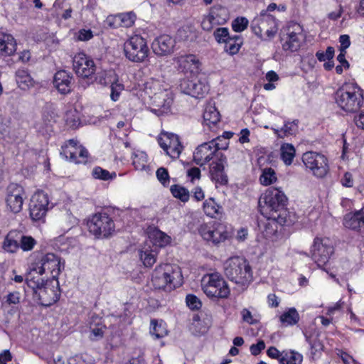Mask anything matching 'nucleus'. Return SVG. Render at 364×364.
Wrapping results in <instances>:
<instances>
[{
    "label": "nucleus",
    "mask_w": 364,
    "mask_h": 364,
    "mask_svg": "<svg viewBox=\"0 0 364 364\" xmlns=\"http://www.w3.org/2000/svg\"><path fill=\"white\" fill-rule=\"evenodd\" d=\"M144 93L149 100L151 111L160 116L171 111L172 92L164 81L150 79L144 84Z\"/></svg>",
    "instance_id": "f257e3e1"
},
{
    "label": "nucleus",
    "mask_w": 364,
    "mask_h": 364,
    "mask_svg": "<svg viewBox=\"0 0 364 364\" xmlns=\"http://www.w3.org/2000/svg\"><path fill=\"white\" fill-rule=\"evenodd\" d=\"M287 202V198L281 190L269 188L259 200V211L267 218L277 220L281 225H288Z\"/></svg>",
    "instance_id": "f03ea898"
},
{
    "label": "nucleus",
    "mask_w": 364,
    "mask_h": 364,
    "mask_svg": "<svg viewBox=\"0 0 364 364\" xmlns=\"http://www.w3.org/2000/svg\"><path fill=\"white\" fill-rule=\"evenodd\" d=\"M224 273L242 290L246 289L253 279L252 268L245 258L232 257L223 264Z\"/></svg>",
    "instance_id": "7ed1b4c3"
},
{
    "label": "nucleus",
    "mask_w": 364,
    "mask_h": 364,
    "mask_svg": "<svg viewBox=\"0 0 364 364\" xmlns=\"http://www.w3.org/2000/svg\"><path fill=\"white\" fill-rule=\"evenodd\" d=\"M338 106L347 112H355L364 103V92L356 84L348 83L339 88L335 95Z\"/></svg>",
    "instance_id": "20e7f679"
},
{
    "label": "nucleus",
    "mask_w": 364,
    "mask_h": 364,
    "mask_svg": "<svg viewBox=\"0 0 364 364\" xmlns=\"http://www.w3.org/2000/svg\"><path fill=\"white\" fill-rule=\"evenodd\" d=\"M151 282L156 289L171 291L181 285L180 268L177 265L171 264H159L153 272Z\"/></svg>",
    "instance_id": "39448f33"
},
{
    "label": "nucleus",
    "mask_w": 364,
    "mask_h": 364,
    "mask_svg": "<svg viewBox=\"0 0 364 364\" xmlns=\"http://www.w3.org/2000/svg\"><path fill=\"white\" fill-rule=\"evenodd\" d=\"M204 293L208 297L225 299L230 294V289L224 278L218 273L205 275L201 281Z\"/></svg>",
    "instance_id": "423d86ee"
},
{
    "label": "nucleus",
    "mask_w": 364,
    "mask_h": 364,
    "mask_svg": "<svg viewBox=\"0 0 364 364\" xmlns=\"http://www.w3.org/2000/svg\"><path fill=\"white\" fill-rule=\"evenodd\" d=\"M251 27L254 33L264 41L272 38L278 30L275 18L266 11H262L252 20Z\"/></svg>",
    "instance_id": "0eeeda50"
},
{
    "label": "nucleus",
    "mask_w": 364,
    "mask_h": 364,
    "mask_svg": "<svg viewBox=\"0 0 364 364\" xmlns=\"http://www.w3.org/2000/svg\"><path fill=\"white\" fill-rule=\"evenodd\" d=\"M304 38L303 27L297 23L291 22L281 36L282 48L286 51H296L300 48Z\"/></svg>",
    "instance_id": "6e6552de"
},
{
    "label": "nucleus",
    "mask_w": 364,
    "mask_h": 364,
    "mask_svg": "<svg viewBox=\"0 0 364 364\" xmlns=\"http://www.w3.org/2000/svg\"><path fill=\"white\" fill-rule=\"evenodd\" d=\"M90 232L97 238L110 236L114 231V224L111 218L105 213L95 214L87 222Z\"/></svg>",
    "instance_id": "1a4fd4ad"
},
{
    "label": "nucleus",
    "mask_w": 364,
    "mask_h": 364,
    "mask_svg": "<svg viewBox=\"0 0 364 364\" xmlns=\"http://www.w3.org/2000/svg\"><path fill=\"white\" fill-rule=\"evenodd\" d=\"M334 248L332 242L328 237H316L311 248V257L319 267L326 264L331 255Z\"/></svg>",
    "instance_id": "9d476101"
},
{
    "label": "nucleus",
    "mask_w": 364,
    "mask_h": 364,
    "mask_svg": "<svg viewBox=\"0 0 364 364\" xmlns=\"http://www.w3.org/2000/svg\"><path fill=\"white\" fill-rule=\"evenodd\" d=\"M302 161L316 177L323 178L328 173V161L321 154L314 151L306 152L302 156Z\"/></svg>",
    "instance_id": "9b49d317"
},
{
    "label": "nucleus",
    "mask_w": 364,
    "mask_h": 364,
    "mask_svg": "<svg viewBox=\"0 0 364 364\" xmlns=\"http://www.w3.org/2000/svg\"><path fill=\"white\" fill-rule=\"evenodd\" d=\"M126 57L133 62H143L149 53L144 38L139 36L131 37L124 44Z\"/></svg>",
    "instance_id": "f8f14e48"
},
{
    "label": "nucleus",
    "mask_w": 364,
    "mask_h": 364,
    "mask_svg": "<svg viewBox=\"0 0 364 364\" xmlns=\"http://www.w3.org/2000/svg\"><path fill=\"white\" fill-rule=\"evenodd\" d=\"M23 201L24 191L23 187L17 183H10L5 192L6 208L13 213H18L22 210Z\"/></svg>",
    "instance_id": "ddd939ff"
},
{
    "label": "nucleus",
    "mask_w": 364,
    "mask_h": 364,
    "mask_svg": "<svg viewBox=\"0 0 364 364\" xmlns=\"http://www.w3.org/2000/svg\"><path fill=\"white\" fill-rule=\"evenodd\" d=\"M39 266L36 267L38 272L50 276L56 280L59 276L64 264L61 263L60 258L53 253H48L43 255L40 262Z\"/></svg>",
    "instance_id": "4468645a"
},
{
    "label": "nucleus",
    "mask_w": 364,
    "mask_h": 364,
    "mask_svg": "<svg viewBox=\"0 0 364 364\" xmlns=\"http://www.w3.org/2000/svg\"><path fill=\"white\" fill-rule=\"evenodd\" d=\"M158 143L166 154L173 159L179 158L183 149L179 137L173 133L161 132L158 136Z\"/></svg>",
    "instance_id": "2eb2a0df"
},
{
    "label": "nucleus",
    "mask_w": 364,
    "mask_h": 364,
    "mask_svg": "<svg viewBox=\"0 0 364 364\" xmlns=\"http://www.w3.org/2000/svg\"><path fill=\"white\" fill-rule=\"evenodd\" d=\"M220 138L218 137L215 140L209 143H203L198 146L193 153V160L199 166H203L210 161L218 149H225L227 144L221 146L217 141Z\"/></svg>",
    "instance_id": "dca6fc26"
},
{
    "label": "nucleus",
    "mask_w": 364,
    "mask_h": 364,
    "mask_svg": "<svg viewBox=\"0 0 364 364\" xmlns=\"http://www.w3.org/2000/svg\"><path fill=\"white\" fill-rule=\"evenodd\" d=\"M48 196L43 191L36 192L30 202V216L33 220L37 221L43 218L48 210Z\"/></svg>",
    "instance_id": "f3484780"
},
{
    "label": "nucleus",
    "mask_w": 364,
    "mask_h": 364,
    "mask_svg": "<svg viewBox=\"0 0 364 364\" xmlns=\"http://www.w3.org/2000/svg\"><path fill=\"white\" fill-rule=\"evenodd\" d=\"M73 65L76 75L82 78H90L96 71L93 60L82 53L74 56Z\"/></svg>",
    "instance_id": "a211bd4d"
},
{
    "label": "nucleus",
    "mask_w": 364,
    "mask_h": 364,
    "mask_svg": "<svg viewBox=\"0 0 364 364\" xmlns=\"http://www.w3.org/2000/svg\"><path fill=\"white\" fill-rule=\"evenodd\" d=\"M179 72L187 77L196 76L201 67L198 58L193 54L182 55L175 58Z\"/></svg>",
    "instance_id": "6ab92c4d"
},
{
    "label": "nucleus",
    "mask_w": 364,
    "mask_h": 364,
    "mask_svg": "<svg viewBox=\"0 0 364 364\" xmlns=\"http://www.w3.org/2000/svg\"><path fill=\"white\" fill-rule=\"evenodd\" d=\"M181 90L193 97H203L208 91V87L199 80L196 76L184 77L179 85Z\"/></svg>",
    "instance_id": "aec40b11"
},
{
    "label": "nucleus",
    "mask_w": 364,
    "mask_h": 364,
    "mask_svg": "<svg viewBox=\"0 0 364 364\" xmlns=\"http://www.w3.org/2000/svg\"><path fill=\"white\" fill-rule=\"evenodd\" d=\"M61 154L76 164L85 163L88 157L87 151L82 146H78L73 139L68 141L62 146Z\"/></svg>",
    "instance_id": "412c9836"
},
{
    "label": "nucleus",
    "mask_w": 364,
    "mask_h": 364,
    "mask_svg": "<svg viewBox=\"0 0 364 364\" xmlns=\"http://www.w3.org/2000/svg\"><path fill=\"white\" fill-rule=\"evenodd\" d=\"M36 294L38 296L41 304L43 306H49L55 303L60 296L58 281H47L46 285L39 289Z\"/></svg>",
    "instance_id": "4be33fe9"
},
{
    "label": "nucleus",
    "mask_w": 364,
    "mask_h": 364,
    "mask_svg": "<svg viewBox=\"0 0 364 364\" xmlns=\"http://www.w3.org/2000/svg\"><path fill=\"white\" fill-rule=\"evenodd\" d=\"M176 46L175 39L168 35H161L154 40L151 44L153 52L159 56L171 54Z\"/></svg>",
    "instance_id": "5701e85b"
},
{
    "label": "nucleus",
    "mask_w": 364,
    "mask_h": 364,
    "mask_svg": "<svg viewBox=\"0 0 364 364\" xmlns=\"http://www.w3.org/2000/svg\"><path fill=\"white\" fill-rule=\"evenodd\" d=\"M345 228L356 232L364 230V206L359 210L347 213L343 220Z\"/></svg>",
    "instance_id": "b1692460"
},
{
    "label": "nucleus",
    "mask_w": 364,
    "mask_h": 364,
    "mask_svg": "<svg viewBox=\"0 0 364 364\" xmlns=\"http://www.w3.org/2000/svg\"><path fill=\"white\" fill-rule=\"evenodd\" d=\"M53 84L61 94H68L71 91L73 76L65 70H59L54 75Z\"/></svg>",
    "instance_id": "393cba45"
},
{
    "label": "nucleus",
    "mask_w": 364,
    "mask_h": 364,
    "mask_svg": "<svg viewBox=\"0 0 364 364\" xmlns=\"http://www.w3.org/2000/svg\"><path fill=\"white\" fill-rule=\"evenodd\" d=\"M17 43L11 34L0 31V55L12 56L16 51Z\"/></svg>",
    "instance_id": "a878e982"
},
{
    "label": "nucleus",
    "mask_w": 364,
    "mask_h": 364,
    "mask_svg": "<svg viewBox=\"0 0 364 364\" xmlns=\"http://www.w3.org/2000/svg\"><path fill=\"white\" fill-rule=\"evenodd\" d=\"M20 231L12 230L5 236L1 245L2 250L9 254H16L20 250Z\"/></svg>",
    "instance_id": "bb28decb"
},
{
    "label": "nucleus",
    "mask_w": 364,
    "mask_h": 364,
    "mask_svg": "<svg viewBox=\"0 0 364 364\" xmlns=\"http://www.w3.org/2000/svg\"><path fill=\"white\" fill-rule=\"evenodd\" d=\"M43 274L38 272V269L36 267L31 269L27 274L26 282L28 287L33 289L34 294H36L39 289L46 285L45 280L41 277Z\"/></svg>",
    "instance_id": "cd10ccee"
},
{
    "label": "nucleus",
    "mask_w": 364,
    "mask_h": 364,
    "mask_svg": "<svg viewBox=\"0 0 364 364\" xmlns=\"http://www.w3.org/2000/svg\"><path fill=\"white\" fill-rule=\"evenodd\" d=\"M210 173L213 181L219 184H225L228 177L224 173V164L222 159L214 161L210 165Z\"/></svg>",
    "instance_id": "c85d7f7f"
},
{
    "label": "nucleus",
    "mask_w": 364,
    "mask_h": 364,
    "mask_svg": "<svg viewBox=\"0 0 364 364\" xmlns=\"http://www.w3.org/2000/svg\"><path fill=\"white\" fill-rule=\"evenodd\" d=\"M203 208L205 214L213 218H220L223 214V208L215 202L213 198L205 200Z\"/></svg>",
    "instance_id": "c756f323"
},
{
    "label": "nucleus",
    "mask_w": 364,
    "mask_h": 364,
    "mask_svg": "<svg viewBox=\"0 0 364 364\" xmlns=\"http://www.w3.org/2000/svg\"><path fill=\"white\" fill-rule=\"evenodd\" d=\"M149 238L154 245L159 247H164L171 242L169 235L156 228L149 232Z\"/></svg>",
    "instance_id": "7c9ffc66"
},
{
    "label": "nucleus",
    "mask_w": 364,
    "mask_h": 364,
    "mask_svg": "<svg viewBox=\"0 0 364 364\" xmlns=\"http://www.w3.org/2000/svg\"><path fill=\"white\" fill-rule=\"evenodd\" d=\"M220 114L217 108L212 105H208L203 112V120L205 124L211 127L220 122Z\"/></svg>",
    "instance_id": "2f4dec72"
},
{
    "label": "nucleus",
    "mask_w": 364,
    "mask_h": 364,
    "mask_svg": "<svg viewBox=\"0 0 364 364\" xmlns=\"http://www.w3.org/2000/svg\"><path fill=\"white\" fill-rule=\"evenodd\" d=\"M106 329L105 325L102 323L100 319L96 318H92L90 323V338L91 340L97 341L101 339Z\"/></svg>",
    "instance_id": "473e14b6"
},
{
    "label": "nucleus",
    "mask_w": 364,
    "mask_h": 364,
    "mask_svg": "<svg viewBox=\"0 0 364 364\" xmlns=\"http://www.w3.org/2000/svg\"><path fill=\"white\" fill-rule=\"evenodd\" d=\"M209 12L219 26L225 24L230 18L227 9L221 6L212 7Z\"/></svg>",
    "instance_id": "72a5a7b5"
},
{
    "label": "nucleus",
    "mask_w": 364,
    "mask_h": 364,
    "mask_svg": "<svg viewBox=\"0 0 364 364\" xmlns=\"http://www.w3.org/2000/svg\"><path fill=\"white\" fill-rule=\"evenodd\" d=\"M303 356L295 350H284L279 364H301Z\"/></svg>",
    "instance_id": "f704fd0d"
},
{
    "label": "nucleus",
    "mask_w": 364,
    "mask_h": 364,
    "mask_svg": "<svg viewBox=\"0 0 364 364\" xmlns=\"http://www.w3.org/2000/svg\"><path fill=\"white\" fill-rule=\"evenodd\" d=\"M278 224L280 225L277 220L267 218V221L263 224V229L262 230L264 237L268 240H273L277 232Z\"/></svg>",
    "instance_id": "c9c22d12"
},
{
    "label": "nucleus",
    "mask_w": 364,
    "mask_h": 364,
    "mask_svg": "<svg viewBox=\"0 0 364 364\" xmlns=\"http://www.w3.org/2000/svg\"><path fill=\"white\" fill-rule=\"evenodd\" d=\"M176 38L180 41H193L197 38V33L193 27L186 26L178 30Z\"/></svg>",
    "instance_id": "e433bc0d"
},
{
    "label": "nucleus",
    "mask_w": 364,
    "mask_h": 364,
    "mask_svg": "<svg viewBox=\"0 0 364 364\" xmlns=\"http://www.w3.org/2000/svg\"><path fill=\"white\" fill-rule=\"evenodd\" d=\"M281 158L286 165L291 164L295 156L296 150L291 144L285 143L280 148Z\"/></svg>",
    "instance_id": "4c0bfd02"
},
{
    "label": "nucleus",
    "mask_w": 364,
    "mask_h": 364,
    "mask_svg": "<svg viewBox=\"0 0 364 364\" xmlns=\"http://www.w3.org/2000/svg\"><path fill=\"white\" fill-rule=\"evenodd\" d=\"M118 75L113 70H102L98 73L97 76L98 82L103 85H112L113 82L118 81Z\"/></svg>",
    "instance_id": "58836bf2"
},
{
    "label": "nucleus",
    "mask_w": 364,
    "mask_h": 364,
    "mask_svg": "<svg viewBox=\"0 0 364 364\" xmlns=\"http://www.w3.org/2000/svg\"><path fill=\"white\" fill-rule=\"evenodd\" d=\"M274 134L280 138L294 135L297 132L298 124L294 121L285 123L281 129H273Z\"/></svg>",
    "instance_id": "ea45409f"
},
{
    "label": "nucleus",
    "mask_w": 364,
    "mask_h": 364,
    "mask_svg": "<svg viewBox=\"0 0 364 364\" xmlns=\"http://www.w3.org/2000/svg\"><path fill=\"white\" fill-rule=\"evenodd\" d=\"M16 81L22 90L29 89L34 86L35 82L31 75L25 70H19L16 74Z\"/></svg>",
    "instance_id": "a19ab883"
},
{
    "label": "nucleus",
    "mask_w": 364,
    "mask_h": 364,
    "mask_svg": "<svg viewBox=\"0 0 364 364\" xmlns=\"http://www.w3.org/2000/svg\"><path fill=\"white\" fill-rule=\"evenodd\" d=\"M150 333L155 338L159 339L165 337L168 334V331L163 321L159 322L154 319L151 321Z\"/></svg>",
    "instance_id": "79ce46f5"
},
{
    "label": "nucleus",
    "mask_w": 364,
    "mask_h": 364,
    "mask_svg": "<svg viewBox=\"0 0 364 364\" xmlns=\"http://www.w3.org/2000/svg\"><path fill=\"white\" fill-rule=\"evenodd\" d=\"M170 191L173 196L183 203H186L190 198L189 191L181 185L175 184L171 186Z\"/></svg>",
    "instance_id": "37998d69"
},
{
    "label": "nucleus",
    "mask_w": 364,
    "mask_h": 364,
    "mask_svg": "<svg viewBox=\"0 0 364 364\" xmlns=\"http://www.w3.org/2000/svg\"><path fill=\"white\" fill-rule=\"evenodd\" d=\"M228 237V232L225 225L220 223L215 224L211 242L218 244L225 241Z\"/></svg>",
    "instance_id": "c03bdc74"
},
{
    "label": "nucleus",
    "mask_w": 364,
    "mask_h": 364,
    "mask_svg": "<svg viewBox=\"0 0 364 364\" xmlns=\"http://www.w3.org/2000/svg\"><path fill=\"white\" fill-rule=\"evenodd\" d=\"M242 44L241 38L238 36H235L225 43L224 49L230 55H235L239 52Z\"/></svg>",
    "instance_id": "a18cd8bd"
},
{
    "label": "nucleus",
    "mask_w": 364,
    "mask_h": 364,
    "mask_svg": "<svg viewBox=\"0 0 364 364\" xmlns=\"http://www.w3.org/2000/svg\"><path fill=\"white\" fill-rule=\"evenodd\" d=\"M299 319V314L294 308L289 309L280 316V321L285 326L294 325Z\"/></svg>",
    "instance_id": "49530a36"
},
{
    "label": "nucleus",
    "mask_w": 364,
    "mask_h": 364,
    "mask_svg": "<svg viewBox=\"0 0 364 364\" xmlns=\"http://www.w3.org/2000/svg\"><path fill=\"white\" fill-rule=\"evenodd\" d=\"M139 257L145 267H152L156 262V253L148 248L140 250Z\"/></svg>",
    "instance_id": "de8ad7c7"
},
{
    "label": "nucleus",
    "mask_w": 364,
    "mask_h": 364,
    "mask_svg": "<svg viewBox=\"0 0 364 364\" xmlns=\"http://www.w3.org/2000/svg\"><path fill=\"white\" fill-rule=\"evenodd\" d=\"M277 181L275 171L272 168H266L262 170L259 177V181L263 186H269Z\"/></svg>",
    "instance_id": "09e8293b"
},
{
    "label": "nucleus",
    "mask_w": 364,
    "mask_h": 364,
    "mask_svg": "<svg viewBox=\"0 0 364 364\" xmlns=\"http://www.w3.org/2000/svg\"><path fill=\"white\" fill-rule=\"evenodd\" d=\"M36 240L33 237L30 235H24L20 232V249L23 252L31 251L36 246Z\"/></svg>",
    "instance_id": "8fccbe9b"
},
{
    "label": "nucleus",
    "mask_w": 364,
    "mask_h": 364,
    "mask_svg": "<svg viewBox=\"0 0 364 364\" xmlns=\"http://www.w3.org/2000/svg\"><path fill=\"white\" fill-rule=\"evenodd\" d=\"M92 176L95 178L101 180H109L116 177L115 172L109 173L101 167H95L92 171Z\"/></svg>",
    "instance_id": "3c124183"
},
{
    "label": "nucleus",
    "mask_w": 364,
    "mask_h": 364,
    "mask_svg": "<svg viewBox=\"0 0 364 364\" xmlns=\"http://www.w3.org/2000/svg\"><path fill=\"white\" fill-rule=\"evenodd\" d=\"M119 24L122 27H131L136 20V15L133 12L119 14Z\"/></svg>",
    "instance_id": "603ef678"
},
{
    "label": "nucleus",
    "mask_w": 364,
    "mask_h": 364,
    "mask_svg": "<svg viewBox=\"0 0 364 364\" xmlns=\"http://www.w3.org/2000/svg\"><path fill=\"white\" fill-rule=\"evenodd\" d=\"M214 225L204 223L200 225L198 232L201 237L208 242H211L213 239V232L214 230Z\"/></svg>",
    "instance_id": "864d4df0"
},
{
    "label": "nucleus",
    "mask_w": 364,
    "mask_h": 364,
    "mask_svg": "<svg viewBox=\"0 0 364 364\" xmlns=\"http://www.w3.org/2000/svg\"><path fill=\"white\" fill-rule=\"evenodd\" d=\"M213 36L218 43H225L230 38L227 28H218L213 33Z\"/></svg>",
    "instance_id": "5fc2aeb1"
},
{
    "label": "nucleus",
    "mask_w": 364,
    "mask_h": 364,
    "mask_svg": "<svg viewBox=\"0 0 364 364\" xmlns=\"http://www.w3.org/2000/svg\"><path fill=\"white\" fill-rule=\"evenodd\" d=\"M65 122L68 126L71 128H75L80 123V118L75 109H71L65 114Z\"/></svg>",
    "instance_id": "6e6d98bb"
},
{
    "label": "nucleus",
    "mask_w": 364,
    "mask_h": 364,
    "mask_svg": "<svg viewBox=\"0 0 364 364\" xmlns=\"http://www.w3.org/2000/svg\"><path fill=\"white\" fill-rule=\"evenodd\" d=\"M200 25L203 30L205 31H210L215 26H219L218 23H216V21H215L214 18L212 16L210 12L208 15L203 18Z\"/></svg>",
    "instance_id": "4d7b16f0"
},
{
    "label": "nucleus",
    "mask_w": 364,
    "mask_h": 364,
    "mask_svg": "<svg viewBox=\"0 0 364 364\" xmlns=\"http://www.w3.org/2000/svg\"><path fill=\"white\" fill-rule=\"evenodd\" d=\"M248 20L245 17H237L232 23V29L236 32L244 31L248 25Z\"/></svg>",
    "instance_id": "13d9d810"
},
{
    "label": "nucleus",
    "mask_w": 364,
    "mask_h": 364,
    "mask_svg": "<svg viewBox=\"0 0 364 364\" xmlns=\"http://www.w3.org/2000/svg\"><path fill=\"white\" fill-rule=\"evenodd\" d=\"M111 85V94L110 97L111 100L114 102H116L119 100V95L122 92V91L124 90V85L119 82L118 81H116L115 82H113Z\"/></svg>",
    "instance_id": "bf43d9fd"
},
{
    "label": "nucleus",
    "mask_w": 364,
    "mask_h": 364,
    "mask_svg": "<svg viewBox=\"0 0 364 364\" xmlns=\"http://www.w3.org/2000/svg\"><path fill=\"white\" fill-rule=\"evenodd\" d=\"M316 56L319 61H326V60H332L334 56V48L328 47L326 52L318 51Z\"/></svg>",
    "instance_id": "052dcab7"
},
{
    "label": "nucleus",
    "mask_w": 364,
    "mask_h": 364,
    "mask_svg": "<svg viewBox=\"0 0 364 364\" xmlns=\"http://www.w3.org/2000/svg\"><path fill=\"white\" fill-rule=\"evenodd\" d=\"M156 176L159 181L164 186H166L169 184V175L168 171L165 168H159L156 171Z\"/></svg>",
    "instance_id": "680f3d73"
},
{
    "label": "nucleus",
    "mask_w": 364,
    "mask_h": 364,
    "mask_svg": "<svg viewBox=\"0 0 364 364\" xmlns=\"http://www.w3.org/2000/svg\"><path fill=\"white\" fill-rule=\"evenodd\" d=\"M186 304L188 306L194 310V309H198L201 307V302L200 299L193 294H188L186 296Z\"/></svg>",
    "instance_id": "e2e57ef3"
},
{
    "label": "nucleus",
    "mask_w": 364,
    "mask_h": 364,
    "mask_svg": "<svg viewBox=\"0 0 364 364\" xmlns=\"http://www.w3.org/2000/svg\"><path fill=\"white\" fill-rule=\"evenodd\" d=\"M187 176L190 178L191 182L193 183L196 180L200 178V170L197 167L191 168L187 171Z\"/></svg>",
    "instance_id": "0e129e2a"
},
{
    "label": "nucleus",
    "mask_w": 364,
    "mask_h": 364,
    "mask_svg": "<svg viewBox=\"0 0 364 364\" xmlns=\"http://www.w3.org/2000/svg\"><path fill=\"white\" fill-rule=\"evenodd\" d=\"M265 348V343L263 341H259L257 344H252L250 348V352L253 355H259Z\"/></svg>",
    "instance_id": "69168bd1"
},
{
    "label": "nucleus",
    "mask_w": 364,
    "mask_h": 364,
    "mask_svg": "<svg viewBox=\"0 0 364 364\" xmlns=\"http://www.w3.org/2000/svg\"><path fill=\"white\" fill-rule=\"evenodd\" d=\"M20 302V294L18 291L9 293L6 296V303L8 304H17Z\"/></svg>",
    "instance_id": "338daca9"
},
{
    "label": "nucleus",
    "mask_w": 364,
    "mask_h": 364,
    "mask_svg": "<svg viewBox=\"0 0 364 364\" xmlns=\"http://www.w3.org/2000/svg\"><path fill=\"white\" fill-rule=\"evenodd\" d=\"M93 37L91 30L81 29L77 34V39L79 41H88Z\"/></svg>",
    "instance_id": "774afa93"
}]
</instances>
